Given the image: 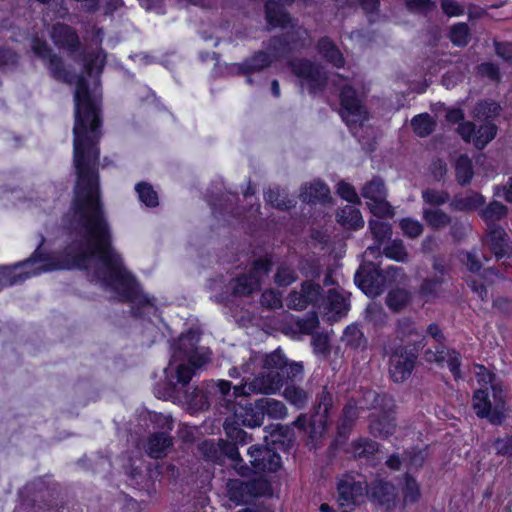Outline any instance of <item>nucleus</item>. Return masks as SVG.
<instances>
[{
    "instance_id": "f3484780",
    "label": "nucleus",
    "mask_w": 512,
    "mask_h": 512,
    "mask_svg": "<svg viewBox=\"0 0 512 512\" xmlns=\"http://www.w3.org/2000/svg\"><path fill=\"white\" fill-rule=\"evenodd\" d=\"M355 283L368 296L380 295L385 289L383 271L373 263L361 265L355 274Z\"/></svg>"
},
{
    "instance_id": "39448f33",
    "label": "nucleus",
    "mask_w": 512,
    "mask_h": 512,
    "mask_svg": "<svg viewBox=\"0 0 512 512\" xmlns=\"http://www.w3.org/2000/svg\"><path fill=\"white\" fill-rule=\"evenodd\" d=\"M333 405L332 394L327 387L317 393L315 404L310 414H300L292 425L303 431L309 439L316 441L322 437L326 430L329 410Z\"/></svg>"
},
{
    "instance_id": "09e8293b",
    "label": "nucleus",
    "mask_w": 512,
    "mask_h": 512,
    "mask_svg": "<svg viewBox=\"0 0 512 512\" xmlns=\"http://www.w3.org/2000/svg\"><path fill=\"white\" fill-rule=\"evenodd\" d=\"M265 52H268L269 56L272 58L273 63L274 61L286 57L289 53H291V50L289 49L288 44L285 42L283 36H275L269 40L265 48Z\"/></svg>"
},
{
    "instance_id": "4c0bfd02",
    "label": "nucleus",
    "mask_w": 512,
    "mask_h": 512,
    "mask_svg": "<svg viewBox=\"0 0 512 512\" xmlns=\"http://www.w3.org/2000/svg\"><path fill=\"white\" fill-rule=\"evenodd\" d=\"M338 222L345 228L358 229L363 227L362 215L354 206L346 205L337 213Z\"/></svg>"
},
{
    "instance_id": "ddd939ff",
    "label": "nucleus",
    "mask_w": 512,
    "mask_h": 512,
    "mask_svg": "<svg viewBox=\"0 0 512 512\" xmlns=\"http://www.w3.org/2000/svg\"><path fill=\"white\" fill-rule=\"evenodd\" d=\"M263 369H273L278 372L282 378V385L286 382L293 383L301 380L304 375V366L302 362L289 361L280 349L265 355L263 359Z\"/></svg>"
},
{
    "instance_id": "c85d7f7f",
    "label": "nucleus",
    "mask_w": 512,
    "mask_h": 512,
    "mask_svg": "<svg viewBox=\"0 0 512 512\" xmlns=\"http://www.w3.org/2000/svg\"><path fill=\"white\" fill-rule=\"evenodd\" d=\"M238 445L241 444L235 440L229 439L228 437L226 440L220 439L219 448L221 462H223L224 459H229L233 463L235 469H239L241 470V474H245V471H248L249 468L244 465V461L238 451Z\"/></svg>"
},
{
    "instance_id": "13d9d810",
    "label": "nucleus",
    "mask_w": 512,
    "mask_h": 512,
    "mask_svg": "<svg viewBox=\"0 0 512 512\" xmlns=\"http://www.w3.org/2000/svg\"><path fill=\"white\" fill-rule=\"evenodd\" d=\"M264 197L267 203L279 210H287L292 207V201L281 193L279 189H268Z\"/></svg>"
},
{
    "instance_id": "8fccbe9b",
    "label": "nucleus",
    "mask_w": 512,
    "mask_h": 512,
    "mask_svg": "<svg viewBox=\"0 0 512 512\" xmlns=\"http://www.w3.org/2000/svg\"><path fill=\"white\" fill-rule=\"evenodd\" d=\"M497 130V126L490 122L480 125L474 137L475 147L479 150H482L490 141L495 138Z\"/></svg>"
},
{
    "instance_id": "a18cd8bd",
    "label": "nucleus",
    "mask_w": 512,
    "mask_h": 512,
    "mask_svg": "<svg viewBox=\"0 0 512 512\" xmlns=\"http://www.w3.org/2000/svg\"><path fill=\"white\" fill-rule=\"evenodd\" d=\"M361 195L367 199L368 202L383 199V196H387L383 179L378 176L373 177L371 181L364 185Z\"/></svg>"
},
{
    "instance_id": "2eb2a0df",
    "label": "nucleus",
    "mask_w": 512,
    "mask_h": 512,
    "mask_svg": "<svg viewBox=\"0 0 512 512\" xmlns=\"http://www.w3.org/2000/svg\"><path fill=\"white\" fill-rule=\"evenodd\" d=\"M323 288L312 281H304L301 290H293L287 297V307L293 310H304L308 305L322 307L324 302Z\"/></svg>"
},
{
    "instance_id": "338daca9",
    "label": "nucleus",
    "mask_w": 512,
    "mask_h": 512,
    "mask_svg": "<svg viewBox=\"0 0 512 512\" xmlns=\"http://www.w3.org/2000/svg\"><path fill=\"white\" fill-rule=\"evenodd\" d=\"M378 451V443L372 440H361L354 444L353 452L356 458H368Z\"/></svg>"
},
{
    "instance_id": "0e129e2a",
    "label": "nucleus",
    "mask_w": 512,
    "mask_h": 512,
    "mask_svg": "<svg viewBox=\"0 0 512 512\" xmlns=\"http://www.w3.org/2000/svg\"><path fill=\"white\" fill-rule=\"evenodd\" d=\"M147 418L153 428L160 429L169 433L173 429V419L170 415H164L162 413L148 412Z\"/></svg>"
},
{
    "instance_id": "f8f14e48",
    "label": "nucleus",
    "mask_w": 512,
    "mask_h": 512,
    "mask_svg": "<svg viewBox=\"0 0 512 512\" xmlns=\"http://www.w3.org/2000/svg\"><path fill=\"white\" fill-rule=\"evenodd\" d=\"M341 117L352 130L367 119V112L356 90L345 85L340 93Z\"/></svg>"
},
{
    "instance_id": "c756f323",
    "label": "nucleus",
    "mask_w": 512,
    "mask_h": 512,
    "mask_svg": "<svg viewBox=\"0 0 512 512\" xmlns=\"http://www.w3.org/2000/svg\"><path fill=\"white\" fill-rule=\"evenodd\" d=\"M369 229L376 241V244L367 248L371 255L381 254L380 248L385 240L391 237V225L379 220H370Z\"/></svg>"
},
{
    "instance_id": "393cba45",
    "label": "nucleus",
    "mask_w": 512,
    "mask_h": 512,
    "mask_svg": "<svg viewBox=\"0 0 512 512\" xmlns=\"http://www.w3.org/2000/svg\"><path fill=\"white\" fill-rule=\"evenodd\" d=\"M485 197L476 191L469 190L464 195H455L450 202V208L455 211L469 212L481 208Z\"/></svg>"
},
{
    "instance_id": "680f3d73",
    "label": "nucleus",
    "mask_w": 512,
    "mask_h": 512,
    "mask_svg": "<svg viewBox=\"0 0 512 512\" xmlns=\"http://www.w3.org/2000/svg\"><path fill=\"white\" fill-rule=\"evenodd\" d=\"M19 63V55L9 47L0 46V71L14 70Z\"/></svg>"
},
{
    "instance_id": "aec40b11",
    "label": "nucleus",
    "mask_w": 512,
    "mask_h": 512,
    "mask_svg": "<svg viewBox=\"0 0 512 512\" xmlns=\"http://www.w3.org/2000/svg\"><path fill=\"white\" fill-rule=\"evenodd\" d=\"M367 496L369 499L384 507L386 510L395 508L397 502V490L393 483L382 479L374 480L368 485Z\"/></svg>"
},
{
    "instance_id": "473e14b6",
    "label": "nucleus",
    "mask_w": 512,
    "mask_h": 512,
    "mask_svg": "<svg viewBox=\"0 0 512 512\" xmlns=\"http://www.w3.org/2000/svg\"><path fill=\"white\" fill-rule=\"evenodd\" d=\"M329 188L320 181L302 187L300 198L306 203L324 202L329 197Z\"/></svg>"
},
{
    "instance_id": "423d86ee",
    "label": "nucleus",
    "mask_w": 512,
    "mask_h": 512,
    "mask_svg": "<svg viewBox=\"0 0 512 512\" xmlns=\"http://www.w3.org/2000/svg\"><path fill=\"white\" fill-rule=\"evenodd\" d=\"M492 389L491 401L487 389H478L474 392L472 405L479 418H486L493 425H501L505 419V395L500 383L495 380L489 383Z\"/></svg>"
},
{
    "instance_id": "052dcab7",
    "label": "nucleus",
    "mask_w": 512,
    "mask_h": 512,
    "mask_svg": "<svg viewBox=\"0 0 512 512\" xmlns=\"http://www.w3.org/2000/svg\"><path fill=\"white\" fill-rule=\"evenodd\" d=\"M198 453L204 459L212 462H221L219 441L217 443L205 440L198 445Z\"/></svg>"
},
{
    "instance_id": "6ab92c4d",
    "label": "nucleus",
    "mask_w": 512,
    "mask_h": 512,
    "mask_svg": "<svg viewBox=\"0 0 512 512\" xmlns=\"http://www.w3.org/2000/svg\"><path fill=\"white\" fill-rule=\"evenodd\" d=\"M484 243L496 257L497 261L506 258L512 261V243L510 237L501 226H492L487 229V237Z\"/></svg>"
},
{
    "instance_id": "9b49d317",
    "label": "nucleus",
    "mask_w": 512,
    "mask_h": 512,
    "mask_svg": "<svg viewBox=\"0 0 512 512\" xmlns=\"http://www.w3.org/2000/svg\"><path fill=\"white\" fill-rule=\"evenodd\" d=\"M282 387V378L277 371L273 369H264L252 380H246L242 385L234 386L233 391L238 396H248L250 394H273Z\"/></svg>"
},
{
    "instance_id": "c9c22d12",
    "label": "nucleus",
    "mask_w": 512,
    "mask_h": 512,
    "mask_svg": "<svg viewBox=\"0 0 512 512\" xmlns=\"http://www.w3.org/2000/svg\"><path fill=\"white\" fill-rule=\"evenodd\" d=\"M422 218L433 230H441L451 224V216L439 208H424Z\"/></svg>"
},
{
    "instance_id": "4d7b16f0",
    "label": "nucleus",
    "mask_w": 512,
    "mask_h": 512,
    "mask_svg": "<svg viewBox=\"0 0 512 512\" xmlns=\"http://www.w3.org/2000/svg\"><path fill=\"white\" fill-rule=\"evenodd\" d=\"M135 189L138 193L139 199L146 206H148V207L158 206V204H159L158 195L150 184H148L146 182H141L136 185Z\"/></svg>"
},
{
    "instance_id": "dca6fc26",
    "label": "nucleus",
    "mask_w": 512,
    "mask_h": 512,
    "mask_svg": "<svg viewBox=\"0 0 512 512\" xmlns=\"http://www.w3.org/2000/svg\"><path fill=\"white\" fill-rule=\"evenodd\" d=\"M33 51L45 62L51 76L55 80L66 84L73 83L75 76L66 70L61 57L53 53L47 43L39 40L35 41L33 44Z\"/></svg>"
},
{
    "instance_id": "864d4df0",
    "label": "nucleus",
    "mask_w": 512,
    "mask_h": 512,
    "mask_svg": "<svg viewBox=\"0 0 512 512\" xmlns=\"http://www.w3.org/2000/svg\"><path fill=\"white\" fill-rule=\"evenodd\" d=\"M501 111V107L494 101H481L473 109V115L480 120H488L496 117Z\"/></svg>"
},
{
    "instance_id": "774afa93",
    "label": "nucleus",
    "mask_w": 512,
    "mask_h": 512,
    "mask_svg": "<svg viewBox=\"0 0 512 512\" xmlns=\"http://www.w3.org/2000/svg\"><path fill=\"white\" fill-rule=\"evenodd\" d=\"M492 447L497 456L512 457V435H505L494 440Z\"/></svg>"
},
{
    "instance_id": "cd10ccee",
    "label": "nucleus",
    "mask_w": 512,
    "mask_h": 512,
    "mask_svg": "<svg viewBox=\"0 0 512 512\" xmlns=\"http://www.w3.org/2000/svg\"><path fill=\"white\" fill-rule=\"evenodd\" d=\"M271 443L274 445V450L277 448L288 451L295 442V432L293 427L289 425L276 424L270 432Z\"/></svg>"
},
{
    "instance_id": "2f4dec72",
    "label": "nucleus",
    "mask_w": 512,
    "mask_h": 512,
    "mask_svg": "<svg viewBox=\"0 0 512 512\" xmlns=\"http://www.w3.org/2000/svg\"><path fill=\"white\" fill-rule=\"evenodd\" d=\"M322 307L340 316L345 315L349 310L347 297L337 289H329L324 296Z\"/></svg>"
},
{
    "instance_id": "f257e3e1",
    "label": "nucleus",
    "mask_w": 512,
    "mask_h": 512,
    "mask_svg": "<svg viewBox=\"0 0 512 512\" xmlns=\"http://www.w3.org/2000/svg\"><path fill=\"white\" fill-rule=\"evenodd\" d=\"M73 164L77 182L69 222L71 242L61 255L41 249L44 238L25 261L0 270V289L25 279L60 269L91 270L92 277L131 303L132 316L157 317L154 299L143 295L139 284L126 270L120 254L112 246L110 225L99 190V141L102 137L98 87H76L74 92Z\"/></svg>"
},
{
    "instance_id": "c03bdc74",
    "label": "nucleus",
    "mask_w": 512,
    "mask_h": 512,
    "mask_svg": "<svg viewBox=\"0 0 512 512\" xmlns=\"http://www.w3.org/2000/svg\"><path fill=\"white\" fill-rule=\"evenodd\" d=\"M359 410L361 409L357 406L354 398H351L343 408L342 418L338 426L340 434H344L352 428L359 417Z\"/></svg>"
},
{
    "instance_id": "b1692460",
    "label": "nucleus",
    "mask_w": 512,
    "mask_h": 512,
    "mask_svg": "<svg viewBox=\"0 0 512 512\" xmlns=\"http://www.w3.org/2000/svg\"><path fill=\"white\" fill-rule=\"evenodd\" d=\"M272 64V58L265 50L255 52L251 57L247 58L243 63L237 66L239 73L247 75L249 84H253L251 78L252 73H258L268 68Z\"/></svg>"
},
{
    "instance_id": "f704fd0d",
    "label": "nucleus",
    "mask_w": 512,
    "mask_h": 512,
    "mask_svg": "<svg viewBox=\"0 0 512 512\" xmlns=\"http://www.w3.org/2000/svg\"><path fill=\"white\" fill-rule=\"evenodd\" d=\"M318 51L329 63L340 68L344 65V58L337 46L328 37H322L318 41Z\"/></svg>"
},
{
    "instance_id": "4be33fe9",
    "label": "nucleus",
    "mask_w": 512,
    "mask_h": 512,
    "mask_svg": "<svg viewBox=\"0 0 512 512\" xmlns=\"http://www.w3.org/2000/svg\"><path fill=\"white\" fill-rule=\"evenodd\" d=\"M54 44L73 53L80 47V40L75 29L65 23H56L51 30Z\"/></svg>"
},
{
    "instance_id": "5701e85b",
    "label": "nucleus",
    "mask_w": 512,
    "mask_h": 512,
    "mask_svg": "<svg viewBox=\"0 0 512 512\" xmlns=\"http://www.w3.org/2000/svg\"><path fill=\"white\" fill-rule=\"evenodd\" d=\"M360 393L361 395L354 398V401L361 410L380 409L386 411L391 407L392 399L386 394H379L372 389H362Z\"/></svg>"
},
{
    "instance_id": "20e7f679",
    "label": "nucleus",
    "mask_w": 512,
    "mask_h": 512,
    "mask_svg": "<svg viewBox=\"0 0 512 512\" xmlns=\"http://www.w3.org/2000/svg\"><path fill=\"white\" fill-rule=\"evenodd\" d=\"M232 408L234 410L233 415L227 417L223 422L225 434L229 439L235 440L241 445H247L254 441V437L242 427L257 428L261 427L264 423L260 399L255 400L253 403L240 405L239 407H236L233 403L228 410Z\"/></svg>"
},
{
    "instance_id": "a878e982",
    "label": "nucleus",
    "mask_w": 512,
    "mask_h": 512,
    "mask_svg": "<svg viewBox=\"0 0 512 512\" xmlns=\"http://www.w3.org/2000/svg\"><path fill=\"white\" fill-rule=\"evenodd\" d=\"M396 429L395 419L388 413L371 414L369 430L375 437L387 438Z\"/></svg>"
},
{
    "instance_id": "412c9836",
    "label": "nucleus",
    "mask_w": 512,
    "mask_h": 512,
    "mask_svg": "<svg viewBox=\"0 0 512 512\" xmlns=\"http://www.w3.org/2000/svg\"><path fill=\"white\" fill-rule=\"evenodd\" d=\"M173 438L166 431H158L151 433L144 445L143 449L147 456L153 459H161L166 457L173 448Z\"/></svg>"
},
{
    "instance_id": "603ef678",
    "label": "nucleus",
    "mask_w": 512,
    "mask_h": 512,
    "mask_svg": "<svg viewBox=\"0 0 512 512\" xmlns=\"http://www.w3.org/2000/svg\"><path fill=\"white\" fill-rule=\"evenodd\" d=\"M448 37L454 45L464 47L470 42V29L466 23L454 24L450 28Z\"/></svg>"
},
{
    "instance_id": "58836bf2",
    "label": "nucleus",
    "mask_w": 512,
    "mask_h": 512,
    "mask_svg": "<svg viewBox=\"0 0 512 512\" xmlns=\"http://www.w3.org/2000/svg\"><path fill=\"white\" fill-rule=\"evenodd\" d=\"M455 176L459 185L466 186L470 184L473 176L472 160L467 154H461L455 162Z\"/></svg>"
},
{
    "instance_id": "de8ad7c7",
    "label": "nucleus",
    "mask_w": 512,
    "mask_h": 512,
    "mask_svg": "<svg viewBox=\"0 0 512 512\" xmlns=\"http://www.w3.org/2000/svg\"><path fill=\"white\" fill-rule=\"evenodd\" d=\"M404 487L402 489L403 504H414L419 501L421 497L420 486L409 473L404 475Z\"/></svg>"
},
{
    "instance_id": "7ed1b4c3",
    "label": "nucleus",
    "mask_w": 512,
    "mask_h": 512,
    "mask_svg": "<svg viewBox=\"0 0 512 512\" xmlns=\"http://www.w3.org/2000/svg\"><path fill=\"white\" fill-rule=\"evenodd\" d=\"M199 339L200 333L196 330H189L186 334L180 335L171 347L172 356L168 368L165 369L166 376L177 373L180 366L192 369V373H196L210 361L211 353L209 349L198 346Z\"/></svg>"
},
{
    "instance_id": "1a4fd4ad",
    "label": "nucleus",
    "mask_w": 512,
    "mask_h": 512,
    "mask_svg": "<svg viewBox=\"0 0 512 512\" xmlns=\"http://www.w3.org/2000/svg\"><path fill=\"white\" fill-rule=\"evenodd\" d=\"M272 262L268 258L254 261L253 267L246 274H242L229 282V289L234 296H250L261 288L262 280L271 270Z\"/></svg>"
},
{
    "instance_id": "72a5a7b5",
    "label": "nucleus",
    "mask_w": 512,
    "mask_h": 512,
    "mask_svg": "<svg viewBox=\"0 0 512 512\" xmlns=\"http://www.w3.org/2000/svg\"><path fill=\"white\" fill-rule=\"evenodd\" d=\"M283 396L291 405L301 410L307 406L311 393L294 383H290L285 387Z\"/></svg>"
},
{
    "instance_id": "e433bc0d",
    "label": "nucleus",
    "mask_w": 512,
    "mask_h": 512,
    "mask_svg": "<svg viewBox=\"0 0 512 512\" xmlns=\"http://www.w3.org/2000/svg\"><path fill=\"white\" fill-rule=\"evenodd\" d=\"M446 283L444 276H432L423 279L419 287V295L426 301L437 298L442 292V285Z\"/></svg>"
},
{
    "instance_id": "4468645a",
    "label": "nucleus",
    "mask_w": 512,
    "mask_h": 512,
    "mask_svg": "<svg viewBox=\"0 0 512 512\" xmlns=\"http://www.w3.org/2000/svg\"><path fill=\"white\" fill-rule=\"evenodd\" d=\"M337 489L340 507L343 509V512H350L367 495L368 483L365 480H356L351 475H344L338 482Z\"/></svg>"
},
{
    "instance_id": "bb28decb",
    "label": "nucleus",
    "mask_w": 512,
    "mask_h": 512,
    "mask_svg": "<svg viewBox=\"0 0 512 512\" xmlns=\"http://www.w3.org/2000/svg\"><path fill=\"white\" fill-rule=\"evenodd\" d=\"M265 18L267 23L272 27H288L293 26L292 18L284 9L283 4L276 2L275 0H268L265 3Z\"/></svg>"
},
{
    "instance_id": "f03ea898",
    "label": "nucleus",
    "mask_w": 512,
    "mask_h": 512,
    "mask_svg": "<svg viewBox=\"0 0 512 512\" xmlns=\"http://www.w3.org/2000/svg\"><path fill=\"white\" fill-rule=\"evenodd\" d=\"M194 375L192 369L180 366L177 373L168 374L165 380L157 383L155 395L159 399L186 404L193 412L208 410L212 403L229 409L235 402L236 392L226 380H207L189 391L187 387Z\"/></svg>"
},
{
    "instance_id": "37998d69",
    "label": "nucleus",
    "mask_w": 512,
    "mask_h": 512,
    "mask_svg": "<svg viewBox=\"0 0 512 512\" xmlns=\"http://www.w3.org/2000/svg\"><path fill=\"white\" fill-rule=\"evenodd\" d=\"M342 341L346 346L352 349H365L367 347V338L359 329L357 324L349 325L343 334Z\"/></svg>"
},
{
    "instance_id": "6e6552de",
    "label": "nucleus",
    "mask_w": 512,
    "mask_h": 512,
    "mask_svg": "<svg viewBox=\"0 0 512 512\" xmlns=\"http://www.w3.org/2000/svg\"><path fill=\"white\" fill-rule=\"evenodd\" d=\"M388 371L394 383L407 381L415 369L419 356V349L416 345H398L388 352Z\"/></svg>"
},
{
    "instance_id": "3c124183",
    "label": "nucleus",
    "mask_w": 512,
    "mask_h": 512,
    "mask_svg": "<svg viewBox=\"0 0 512 512\" xmlns=\"http://www.w3.org/2000/svg\"><path fill=\"white\" fill-rule=\"evenodd\" d=\"M411 126L414 132L420 137H427L435 129V122L432 117L427 114H419L411 120Z\"/></svg>"
},
{
    "instance_id": "9d476101",
    "label": "nucleus",
    "mask_w": 512,
    "mask_h": 512,
    "mask_svg": "<svg viewBox=\"0 0 512 512\" xmlns=\"http://www.w3.org/2000/svg\"><path fill=\"white\" fill-rule=\"evenodd\" d=\"M291 72L301 80L310 93L322 91L327 84V76L322 67L311 60L295 58L288 62Z\"/></svg>"
},
{
    "instance_id": "a19ab883",
    "label": "nucleus",
    "mask_w": 512,
    "mask_h": 512,
    "mask_svg": "<svg viewBox=\"0 0 512 512\" xmlns=\"http://www.w3.org/2000/svg\"><path fill=\"white\" fill-rule=\"evenodd\" d=\"M364 319L375 329L383 328L388 322V314L381 304L371 302L365 309Z\"/></svg>"
},
{
    "instance_id": "bf43d9fd",
    "label": "nucleus",
    "mask_w": 512,
    "mask_h": 512,
    "mask_svg": "<svg viewBox=\"0 0 512 512\" xmlns=\"http://www.w3.org/2000/svg\"><path fill=\"white\" fill-rule=\"evenodd\" d=\"M422 199L426 204L431 206H441L449 201L450 195L444 190L427 188L422 191Z\"/></svg>"
},
{
    "instance_id": "49530a36",
    "label": "nucleus",
    "mask_w": 512,
    "mask_h": 512,
    "mask_svg": "<svg viewBox=\"0 0 512 512\" xmlns=\"http://www.w3.org/2000/svg\"><path fill=\"white\" fill-rule=\"evenodd\" d=\"M293 29L287 31L283 38L285 42H287L289 49L292 51L302 49L306 47L308 43V32L306 29L302 27L294 28V25L291 26Z\"/></svg>"
},
{
    "instance_id": "ea45409f",
    "label": "nucleus",
    "mask_w": 512,
    "mask_h": 512,
    "mask_svg": "<svg viewBox=\"0 0 512 512\" xmlns=\"http://www.w3.org/2000/svg\"><path fill=\"white\" fill-rule=\"evenodd\" d=\"M410 300L411 294L409 291L403 288H396L388 292L385 303L392 312L398 313L409 304Z\"/></svg>"
},
{
    "instance_id": "69168bd1",
    "label": "nucleus",
    "mask_w": 512,
    "mask_h": 512,
    "mask_svg": "<svg viewBox=\"0 0 512 512\" xmlns=\"http://www.w3.org/2000/svg\"><path fill=\"white\" fill-rule=\"evenodd\" d=\"M403 234L408 238H418L424 231L423 225L412 218H404L399 223Z\"/></svg>"
},
{
    "instance_id": "0eeeda50",
    "label": "nucleus",
    "mask_w": 512,
    "mask_h": 512,
    "mask_svg": "<svg viewBox=\"0 0 512 512\" xmlns=\"http://www.w3.org/2000/svg\"><path fill=\"white\" fill-rule=\"evenodd\" d=\"M268 480L257 477L250 480L229 479L226 483V496L235 505H246L255 498L272 495Z\"/></svg>"
},
{
    "instance_id": "a211bd4d",
    "label": "nucleus",
    "mask_w": 512,
    "mask_h": 512,
    "mask_svg": "<svg viewBox=\"0 0 512 512\" xmlns=\"http://www.w3.org/2000/svg\"><path fill=\"white\" fill-rule=\"evenodd\" d=\"M248 455L256 473L276 472L281 466V457L268 446L252 445L248 449Z\"/></svg>"
},
{
    "instance_id": "7c9ffc66",
    "label": "nucleus",
    "mask_w": 512,
    "mask_h": 512,
    "mask_svg": "<svg viewBox=\"0 0 512 512\" xmlns=\"http://www.w3.org/2000/svg\"><path fill=\"white\" fill-rule=\"evenodd\" d=\"M508 208L499 201H491L486 207L479 211L482 220L487 224V229L492 226H499L496 222L507 216Z\"/></svg>"
},
{
    "instance_id": "5fc2aeb1",
    "label": "nucleus",
    "mask_w": 512,
    "mask_h": 512,
    "mask_svg": "<svg viewBox=\"0 0 512 512\" xmlns=\"http://www.w3.org/2000/svg\"><path fill=\"white\" fill-rule=\"evenodd\" d=\"M383 254L398 262H407L409 254L402 240L395 239L386 245L383 249Z\"/></svg>"
},
{
    "instance_id": "e2e57ef3",
    "label": "nucleus",
    "mask_w": 512,
    "mask_h": 512,
    "mask_svg": "<svg viewBox=\"0 0 512 512\" xmlns=\"http://www.w3.org/2000/svg\"><path fill=\"white\" fill-rule=\"evenodd\" d=\"M367 206L370 212L379 218L392 217L394 215L393 207L386 200V196H383V199L367 202Z\"/></svg>"
},
{
    "instance_id": "6e6d98bb",
    "label": "nucleus",
    "mask_w": 512,
    "mask_h": 512,
    "mask_svg": "<svg viewBox=\"0 0 512 512\" xmlns=\"http://www.w3.org/2000/svg\"><path fill=\"white\" fill-rule=\"evenodd\" d=\"M298 279L297 272L287 264H280L274 275L275 283L280 287H286Z\"/></svg>"
},
{
    "instance_id": "79ce46f5",
    "label": "nucleus",
    "mask_w": 512,
    "mask_h": 512,
    "mask_svg": "<svg viewBox=\"0 0 512 512\" xmlns=\"http://www.w3.org/2000/svg\"><path fill=\"white\" fill-rule=\"evenodd\" d=\"M260 405L263 409L264 417L268 416L271 419H284L288 410L286 405L273 398H260Z\"/></svg>"
}]
</instances>
